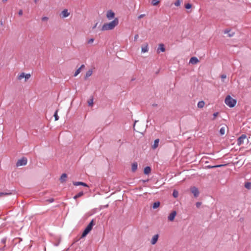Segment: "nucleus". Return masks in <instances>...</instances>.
<instances>
[{
	"label": "nucleus",
	"instance_id": "f257e3e1",
	"mask_svg": "<svg viewBox=\"0 0 251 251\" xmlns=\"http://www.w3.org/2000/svg\"><path fill=\"white\" fill-rule=\"evenodd\" d=\"M119 21L116 18L113 21L110 22L109 23L104 24L102 27V30H112L118 24Z\"/></svg>",
	"mask_w": 251,
	"mask_h": 251
},
{
	"label": "nucleus",
	"instance_id": "f03ea898",
	"mask_svg": "<svg viewBox=\"0 0 251 251\" xmlns=\"http://www.w3.org/2000/svg\"><path fill=\"white\" fill-rule=\"evenodd\" d=\"M225 102L229 107L232 108L234 107L236 104L237 100L233 99L230 95H228L225 99Z\"/></svg>",
	"mask_w": 251,
	"mask_h": 251
},
{
	"label": "nucleus",
	"instance_id": "7ed1b4c3",
	"mask_svg": "<svg viewBox=\"0 0 251 251\" xmlns=\"http://www.w3.org/2000/svg\"><path fill=\"white\" fill-rule=\"evenodd\" d=\"M95 225V223L94 219H92L90 223L86 227L83 231L81 237L83 238L85 237L92 229L93 226Z\"/></svg>",
	"mask_w": 251,
	"mask_h": 251
},
{
	"label": "nucleus",
	"instance_id": "20e7f679",
	"mask_svg": "<svg viewBox=\"0 0 251 251\" xmlns=\"http://www.w3.org/2000/svg\"><path fill=\"white\" fill-rule=\"evenodd\" d=\"M27 160L25 157H23L21 159H19L16 163L17 167L25 165L27 163Z\"/></svg>",
	"mask_w": 251,
	"mask_h": 251
},
{
	"label": "nucleus",
	"instance_id": "39448f33",
	"mask_svg": "<svg viewBox=\"0 0 251 251\" xmlns=\"http://www.w3.org/2000/svg\"><path fill=\"white\" fill-rule=\"evenodd\" d=\"M247 139V136L245 134H242L238 139L237 141V144L240 146L244 143V141Z\"/></svg>",
	"mask_w": 251,
	"mask_h": 251
},
{
	"label": "nucleus",
	"instance_id": "423d86ee",
	"mask_svg": "<svg viewBox=\"0 0 251 251\" xmlns=\"http://www.w3.org/2000/svg\"><path fill=\"white\" fill-rule=\"evenodd\" d=\"M70 15V13L69 12L67 9H64L61 11L60 14V17L61 18L64 19L69 17Z\"/></svg>",
	"mask_w": 251,
	"mask_h": 251
},
{
	"label": "nucleus",
	"instance_id": "0eeeda50",
	"mask_svg": "<svg viewBox=\"0 0 251 251\" xmlns=\"http://www.w3.org/2000/svg\"><path fill=\"white\" fill-rule=\"evenodd\" d=\"M190 191L193 194L195 197H198L199 195V191L197 188L195 186L190 188Z\"/></svg>",
	"mask_w": 251,
	"mask_h": 251
},
{
	"label": "nucleus",
	"instance_id": "6e6552de",
	"mask_svg": "<svg viewBox=\"0 0 251 251\" xmlns=\"http://www.w3.org/2000/svg\"><path fill=\"white\" fill-rule=\"evenodd\" d=\"M176 215V211H172L170 215H169L168 219L170 221H173L175 219V218Z\"/></svg>",
	"mask_w": 251,
	"mask_h": 251
},
{
	"label": "nucleus",
	"instance_id": "1a4fd4ad",
	"mask_svg": "<svg viewBox=\"0 0 251 251\" xmlns=\"http://www.w3.org/2000/svg\"><path fill=\"white\" fill-rule=\"evenodd\" d=\"M158 237L159 235L158 234L154 235L151 240V244L152 245H155L158 240Z\"/></svg>",
	"mask_w": 251,
	"mask_h": 251
},
{
	"label": "nucleus",
	"instance_id": "9d476101",
	"mask_svg": "<svg viewBox=\"0 0 251 251\" xmlns=\"http://www.w3.org/2000/svg\"><path fill=\"white\" fill-rule=\"evenodd\" d=\"M114 13L112 12L111 10H109L107 11L106 13V17L109 19H111L114 17Z\"/></svg>",
	"mask_w": 251,
	"mask_h": 251
},
{
	"label": "nucleus",
	"instance_id": "9b49d317",
	"mask_svg": "<svg viewBox=\"0 0 251 251\" xmlns=\"http://www.w3.org/2000/svg\"><path fill=\"white\" fill-rule=\"evenodd\" d=\"M73 184L75 186L82 185L84 187H88V185L86 183L80 181L73 182Z\"/></svg>",
	"mask_w": 251,
	"mask_h": 251
},
{
	"label": "nucleus",
	"instance_id": "f8f14e48",
	"mask_svg": "<svg viewBox=\"0 0 251 251\" xmlns=\"http://www.w3.org/2000/svg\"><path fill=\"white\" fill-rule=\"evenodd\" d=\"M157 51L158 53H159L160 51L164 52L165 51V48L164 47V44H160L159 45V47L157 49Z\"/></svg>",
	"mask_w": 251,
	"mask_h": 251
},
{
	"label": "nucleus",
	"instance_id": "ddd939ff",
	"mask_svg": "<svg viewBox=\"0 0 251 251\" xmlns=\"http://www.w3.org/2000/svg\"><path fill=\"white\" fill-rule=\"evenodd\" d=\"M199 62V59L196 57H192L190 58L189 63L192 64H196Z\"/></svg>",
	"mask_w": 251,
	"mask_h": 251
},
{
	"label": "nucleus",
	"instance_id": "4468645a",
	"mask_svg": "<svg viewBox=\"0 0 251 251\" xmlns=\"http://www.w3.org/2000/svg\"><path fill=\"white\" fill-rule=\"evenodd\" d=\"M67 177V175L66 174H65V173L62 174L60 178V181L61 183H64V182H66Z\"/></svg>",
	"mask_w": 251,
	"mask_h": 251
},
{
	"label": "nucleus",
	"instance_id": "2eb2a0df",
	"mask_svg": "<svg viewBox=\"0 0 251 251\" xmlns=\"http://www.w3.org/2000/svg\"><path fill=\"white\" fill-rule=\"evenodd\" d=\"M159 142V139H155L154 141L153 144L151 146L152 149L154 150L156 148H157L158 146Z\"/></svg>",
	"mask_w": 251,
	"mask_h": 251
},
{
	"label": "nucleus",
	"instance_id": "dca6fc26",
	"mask_svg": "<svg viewBox=\"0 0 251 251\" xmlns=\"http://www.w3.org/2000/svg\"><path fill=\"white\" fill-rule=\"evenodd\" d=\"M226 164H220V165H214V166H211V165H207L206 166V168L207 169H212V168H219L223 166H226Z\"/></svg>",
	"mask_w": 251,
	"mask_h": 251
},
{
	"label": "nucleus",
	"instance_id": "f3484780",
	"mask_svg": "<svg viewBox=\"0 0 251 251\" xmlns=\"http://www.w3.org/2000/svg\"><path fill=\"white\" fill-rule=\"evenodd\" d=\"M137 167H138V164L136 162H133L132 164V166H131V170L133 172H135L137 169Z\"/></svg>",
	"mask_w": 251,
	"mask_h": 251
},
{
	"label": "nucleus",
	"instance_id": "a211bd4d",
	"mask_svg": "<svg viewBox=\"0 0 251 251\" xmlns=\"http://www.w3.org/2000/svg\"><path fill=\"white\" fill-rule=\"evenodd\" d=\"M6 241V238H3L1 240L0 243L4 245L3 247L0 249V251H4L5 249L6 245L5 243Z\"/></svg>",
	"mask_w": 251,
	"mask_h": 251
},
{
	"label": "nucleus",
	"instance_id": "6ab92c4d",
	"mask_svg": "<svg viewBox=\"0 0 251 251\" xmlns=\"http://www.w3.org/2000/svg\"><path fill=\"white\" fill-rule=\"evenodd\" d=\"M12 194V191L10 190H9L7 192H0V197L9 196L11 195Z\"/></svg>",
	"mask_w": 251,
	"mask_h": 251
},
{
	"label": "nucleus",
	"instance_id": "aec40b11",
	"mask_svg": "<svg viewBox=\"0 0 251 251\" xmlns=\"http://www.w3.org/2000/svg\"><path fill=\"white\" fill-rule=\"evenodd\" d=\"M151 172V168L149 166H147L144 168V173L145 175H149Z\"/></svg>",
	"mask_w": 251,
	"mask_h": 251
},
{
	"label": "nucleus",
	"instance_id": "412c9836",
	"mask_svg": "<svg viewBox=\"0 0 251 251\" xmlns=\"http://www.w3.org/2000/svg\"><path fill=\"white\" fill-rule=\"evenodd\" d=\"M92 70H89L86 73L85 75V79H87L88 77L90 76L92 74Z\"/></svg>",
	"mask_w": 251,
	"mask_h": 251
},
{
	"label": "nucleus",
	"instance_id": "4be33fe9",
	"mask_svg": "<svg viewBox=\"0 0 251 251\" xmlns=\"http://www.w3.org/2000/svg\"><path fill=\"white\" fill-rule=\"evenodd\" d=\"M84 195V193L83 191H81L80 192H79L77 194H76V195H75L73 198L75 199V200H76L77 199V198H79V197H81V196H82L83 195Z\"/></svg>",
	"mask_w": 251,
	"mask_h": 251
},
{
	"label": "nucleus",
	"instance_id": "5701e85b",
	"mask_svg": "<svg viewBox=\"0 0 251 251\" xmlns=\"http://www.w3.org/2000/svg\"><path fill=\"white\" fill-rule=\"evenodd\" d=\"M205 102L203 101H200L198 103V107L201 108L204 106Z\"/></svg>",
	"mask_w": 251,
	"mask_h": 251
},
{
	"label": "nucleus",
	"instance_id": "b1692460",
	"mask_svg": "<svg viewBox=\"0 0 251 251\" xmlns=\"http://www.w3.org/2000/svg\"><path fill=\"white\" fill-rule=\"evenodd\" d=\"M160 204V203L159 201H156L153 203L152 208L153 209H156L159 206Z\"/></svg>",
	"mask_w": 251,
	"mask_h": 251
},
{
	"label": "nucleus",
	"instance_id": "393cba45",
	"mask_svg": "<svg viewBox=\"0 0 251 251\" xmlns=\"http://www.w3.org/2000/svg\"><path fill=\"white\" fill-rule=\"evenodd\" d=\"M245 187L247 189H249V190L251 189V182H246L245 184Z\"/></svg>",
	"mask_w": 251,
	"mask_h": 251
},
{
	"label": "nucleus",
	"instance_id": "a878e982",
	"mask_svg": "<svg viewBox=\"0 0 251 251\" xmlns=\"http://www.w3.org/2000/svg\"><path fill=\"white\" fill-rule=\"evenodd\" d=\"M58 110L57 109L54 113L53 116L54 117L55 121H57L59 119V116L57 115Z\"/></svg>",
	"mask_w": 251,
	"mask_h": 251
},
{
	"label": "nucleus",
	"instance_id": "bb28decb",
	"mask_svg": "<svg viewBox=\"0 0 251 251\" xmlns=\"http://www.w3.org/2000/svg\"><path fill=\"white\" fill-rule=\"evenodd\" d=\"M219 132H220V134L221 135H224L225 133V128L224 127H221V129H220Z\"/></svg>",
	"mask_w": 251,
	"mask_h": 251
},
{
	"label": "nucleus",
	"instance_id": "cd10ccee",
	"mask_svg": "<svg viewBox=\"0 0 251 251\" xmlns=\"http://www.w3.org/2000/svg\"><path fill=\"white\" fill-rule=\"evenodd\" d=\"M159 3V0H152L151 4L152 5H157Z\"/></svg>",
	"mask_w": 251,
	"mask_h": 251
},
{
	"label": "nucleus",
	"instance_id": "c85d7f7f",
	"mask_svg": "<svg viewBox=\"0 0 251 251\" xmlns=\"http://www.w3.org/2000/svg\"><path fill=\"white\" fill-rule=\"evenodd\" d=\"M25 74L24 73H22L20 75L18 76V79L19 80L22 79L23 78L25 77Z\"/></svg>",
	"mask_w": 251,
	"mask_h": 251
},
{
	"label": "nucleus",
	"instance_id": "c756f323",
	"mask_svg": "<svg viewBox=\"0 0 251 251\" xmlns=\"http://www.w3.org/2000/svg\"><path fill=\"white\" fill-rule=\"evenodd\" d=\"M173 196L174 198H177L178 196V192L176 190H174L173 192Z\"/></svg>",
	"mask_w": 251,
	"mask_h": 251
},
{
	"label": "nucleus",
	"instance_id": "7c9ffc66",
	"mask_svg": "<svg viewBox=\"0 0 251 251\" xmlns=\"http://www.w3.org/2000/svg\"><path fill=\"white\" fill-rule=\"evenodd\" d=\"M225 34L226 35L227 37H232L234 34V32H231L230 33V32H224Z\"/></svg>",
	"mask_w": 251,
	"mask_h": 251
},
{
	"label": "nucleus",
	"instance_id": "2f4dec72",
	"mask_svg": "<svg viewBox=\"0 0 251 251\" xmlns=\"http://www.w3.org/2000/svg\"><path fill=\"white\" fill-rule=\"evenodd\" d=\"M148 51V45H146L145 47H142V52H146Z\"/></svg>",
	"mask_w": 251,
	"mask_h": 251
},
{
	"label": "nucleus",
	"instance_id": "473e14b6",
	"mask_svg": "<svg viewBox=\"0 0 251 251\" xmlns=\"http://www.w3.org/2000/svg\"><path fill=\"white\" fill-rule=\"evenodd\" d=\"M181 3V1L180 0H176V2L174 3V4L176 6H179L180 5Z\"/></svg>",
	"mask_w": 251,
	"mask_h": 251
},
{
	"label": "nucleus",
	"instance_id": "72a5a7b5",
	"mask_svg": "<svg viewBox=\"0 0 251 251\" xmlns=\"http://www.w3.org/2000/svg\"><path fill=\"white\" fill-rule=\"evenodd\" d=\"M88 103L89 106H92L93 104V97L91 99L88 101Z\"/></svg>",
	"mask_w": 251,
	"mask_h": 251
},
{
	"label": "nucleus",
	"instance_id": "f704fd0d",
	"mask_svg": "<svg viewBox=\"0 0 251 251\" xmlns=\"http://www.w3.org/2000/svg\"><path fill=\"white\" fill-rule=\"evenodd\" d=\"M80 68H78V69H77L74 74V76H76V75H77L80 73Z\"/></svg>",
	"mask_w": 251,
	"mask_h": 251
},
{
	"label": "nucleus",
	"instance_id": "c9c22d12",
	"mask_svg": "<svg viewBox=\"0 0 251 251\" xmlns=\"http://www.w3.org/2000/svg\"><path fill=\"white\" fill-rule=\"evenodd\" d=\"M30 76H31V75L30 74H25V81L28 79L30 77Z\"/></svg>",
	"mask_w": 251,
	"mask_h": 251
},
{
	"label": "nucleus",
	"instance_id": "e433bc0d",
	"mask_svg": "<svg viewBox=\"0 0 251 251\" xmlns=\"http://www.w3.org/2000/svg\"><path fill=\"white\" fill-rule=\"evenodd\" d=\"M185 7L187 9H190L192 7V5L190 3H187L185 5Z\"/></svg>",
	"mask_w": 251,
	"mask_h": 251
},
{
	"label": "nucleus",
	"instance_id": "4c0bfd02",
	"mask_svg": "<svg viewBox=\"0 0 251 251\" xmlns=\"http://www.w3.org/2000/svg\"><path fill=\"white\" fill-rule=\"evenodd\" d=\"M46 201L50 203H51L54 201V199L53 198H50L47 200Z\"/></svg>",
	"mask_w": 251,
	"mask_h": 251
},
{
	"label": "nucleus",
	"instance_id": "58836bf2",
	"mask_svg": "<svg viewBox=\"0 0 251 251\" xmlns=\"http://www.w3.org/2000/svg\"><path fill=\"white\" fill-rule=\"evenodd\" d=\"M49 18L47 17H43L42 18V21L43 22H47Z\"/></svg>",
	"mask_w": 251,
	"mask_h": 251
},
{
	"label": "nucleus",
	"instance_id": "ea45409f",
	"mask_svg": "<svg viewBox=\"0 0 251 251\" xmlns=\"http://www.w3.org/2000/svg\"><path fill=\"white\" fill-rule=\"evenodd\" d=\"M94 40V38H91L90 39H89L87 43H88V44H91L93 42Z\"/></svg>",
	"mask_w": 251,
	"mask_h": 251
},
{
	"label": "nucleus",
	"instance_id": "a19ab883",
	"mask_svg": "<svg viewBox=\"0 0 251 251\" xmlns=\"http://www.w3.org/2000/svg\"><path fill=\"white\" fill-rule=\"evenodd\" d=\"M221 77L222 79H225L226 77V75L225 74H222L221 75Z\"/></svg>",
	"mask_w": 251,
	"mask_h": 251
},
{
	"label": "nucleus",
	"instance_id": "79ce46f5",
	"mask_svg": "<svg viewBox=\"0 0 251 251\" xmlns=\"http://www.w3.org/2000/svg\"><path fill=\"white\" fill-rule=\"evenodd\" d=\"M218 112H215L213 113V120L218 116Z\"/></svg>",
	"mask_w": 251,
	"mask_h": 251
},
{
	"label": "nucleus",
	"instance_id": "37998d69",
	"mask_svg": "<svg viewBox=\"0 0 251 251\" xmlns=\"http://www.w3.org/2000/svg\"><path fill=\"white\" fill-rule=\"evenodd\" d=\"M23 14V10H20L18 12V14L20 16H22Z\"/></svg>",
	"mask_w": 251,
	"mask_h": 251
},
{
	"label": "nucleus",
	"instance_id": "c03bdc74",
	"mask_svg": "<svg viewBox=\"0 0 251 251\" xmlns=\"http://www.w3.org/2000/svg\"><path fill=\"white\" fill-rule=\"evenodd\" d=\"M138 37H139V36H138V34H136V35H135L134 38V41H136L137 40Z\"/></svg>",
	"mask_w": 251,
	"mask_h": 251
},
{
	"label": "nucleus",
	"instance_id": "a18cd8bd",
	"mask_svg": "<svg viewBox=\"0 0 251 251\" xmlns=\"http://www.w3.org/2000/svg\"><path fill=\"white\" fill-rule=\"evenodd\" d=\"M144 16H145V15L141 14L138 16V19H140L142 18Z\"/></svg>",
	"mask_w": 251,
	"mask_h": 251
},
{
	"label": "nucleus",
	"instance_id": "49530a36",
	"mask_svg": "<svg viewBox=\"0 0 251 251\" xmlns=\"http://www.w3.org/2000/svg\"><path fill=\"white\" fill-rule=\"evenodd\" d=\"M201 203L200 202H198L196 203V206L197 207H199L201 205Z\"/></svg>",
	"mask_w": 251,
	"mask_h": 251
},
{
	"label": "nucleus",
	"instance_id": "de8ad7c7",
	"mask_svg": "<svg viewBox=\"0 0 251 251\" xmlns=\"http://www.w3.org/2000/svg\"><path fill=\"white\" fill-rule=\"evenodd\" d=\"M85 67V66L84 65L82 64L81 65V66L79 68H80V70L82 68H84Z\"/></svg>",
	"mask_w": 251,
	"mask_h": 251
},
{
	"label": "nucleus",
	"instance_id": "09e8293b",
	"mask_svg": "<svg viewBox=\"0 0 251 251\" xmlns=\"http://www.w3.org/2000/svg\"><path fill=\"white\" fill-rule=\"evenodd\" d=\"M143 182L145 183V182H147L149 181V179H147V180H142Z\"/></svg>",
	"mask_w": 251,
	"mask_h": 251
},
{
	"label": "nucleus",
	"instance_id": "8fccbe9b",
	"mask_svg": "<svg viewBox=\"0 0 251 251\" xmlns=\"http://www.w3.org/2000/svg\"><path fill=\"white\" fill-rule=\"evenodd\" d=\"M152 106H153V107H155V106H157V104H156V103H153V104H152Z\"/></svg>",
	"mask_w": 251,
	"mask_h": 251
},
{
	"label": "nucleus",
	"instance_id": "3c124183",
	"mask_svg": "<svg viewBox=\"0 0 251 251\" xmlns=\"http://www.w3.org/2000/svg\"><path fill=\"white\" fill-rule=\"evenodd\" d=\"M7 0H2V1L3 2H6Z\"/></svg>",
	"mask_w": 251,
	"mask_h": 251
},
{
	"label": "nucleus",
	"instance_id": "603ef678",
	"mask_svg": "<svg viewBox=\"0 0 251 251\" xmlns=\"http://www.w3.org/2000/svg\"><path fill=\"white\" fill-rule=\"evenodd\" d=\"M136 123V121H135V123H134V126H135V125Z\"/></svg>",
	"mask_w": 251,
	"mask_h": 251
},
{
	"label": "nucleus",
	"instance_id": "864d4df0",
	"mask_svg": "<svg viewBox=\"0 0 251 251\" xmlns=\"http://www.w3.org/2000/svg\"><path fill=\"white\" fill-rule=\"evenodd\" d=\"M36 1H37V0H35V2H36Z\"/></svg>",
	"mask_w": 251,
	"mask_h": 251
},
{
	"label": "nucleus",
	"instance_id": "5fc2aeb1",
	"mask_svg": "<svg viewBox=\"0 0 251 251\" xmlns=\"http://www.w3.org/2000/svg\"><path fill=\"white\" fill-rule=\"evenodd\" d=\"M250 80H251V77Z\"/></svg>",
	"mask_w": 251,
	"mask_h": 251
}]
</instances>
